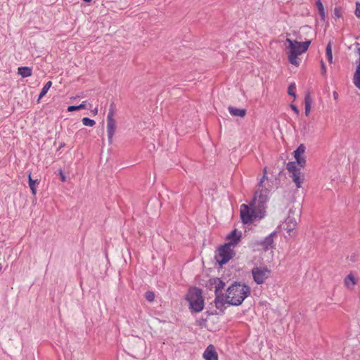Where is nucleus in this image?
I'll use <instances>...</instances> for the list:
<instances>
[{
	"label": "nucleus",
	"instance_id": "1",
	"mask_svg": "<svg viewBox=\"0 0 360 360\" xmlns=\"http://www.w3.org/2000/svg\"><path fill=\"white\" fill-rule=\"evenodd\" d=\"M266 179V169H264V176L259 183V188L255 193V197L250 205L242 204L240 207V215L242 222L245 224H252L256 220L264 217L266 202L268 200V190L265 187L264 181Z\"/></svg>",
	"mask_w": 360,
	"mask_h": 360
},
{
	"label": "nucleus",
	"instance_id": "2",
	"mask_svg": "<svg viewBox=\"0 0 360 360\" xmlns=\"http://www.w3.org/2000/svg\"><path fill=\"white\" fill-rule=\"evenodd\" d=\"M250 294V288L249 286L236 282L229 286L226 290L227 304L234 306L240 305Z\"/></svg>",
	"mask_w": 360,
	"mask_h": 360
},
{
	"label": "nucleus",
	"instance_id": "3",
	"mask_svg": "<svg viewBox=\"0 0 360 360\" xmlns=\"http://www.w3.org/2000/svg\"><path fill=\"white\" fill-rule=\"evenodd\" d=\"M286 42L288 44V46L286 48V53L288 56L289 62L294 65H298V56L307 51L311 44V41L309 40L304 42H299L288 38L286 39Z\"/></svg>",
	"mask_w": 360,
	"mask_h": 360
},
{
	"label": "nucleus",
	"instance_id": "4",
	"mask_svg": "<svg viewBox=\"0 0 360 360\" xmlns=\"http://www.w3.org/2000/svg\"><path fill=\"white\" fill-rule=\"evenodd\" d=\"M187 300L189 302L191 309L195 312H200L203 309L204 300L200 289H191L187 295Z\"/></svg>",
	"mask_w": 360,
	"mask_h": 360
},
{
	"label": "nucleus",
	"instance_id": "5",
	"mask_svg": "<svg viewBox=\"0 0 360 360\" xmlns=\"http://www.w3.org/2000/svg\"><path fill=\"white\" fill-rule=\"evenodd\" d=\"M231 247L226 243L218 249L215 259L221 266L226 264L235 255V252L231 249Z\"/></svg>",
	"mask_w": 360,
	"mask_h": 360
},
{
	"label": "nucleus",
	"instance_id": "6",
	"mask_svg": "<svg viewBox=\"0 0 360 360\" xmlns=\"http://www.w3.org/2000/svg\"><path fill=\"white\" fill-rule=\"evenodd\" d=\"M271 274V269L266 266H255L252 269L253 280L258 285L263 284L270 277Z\"/></svg>",
	"mask_w": 360,
	"mask_h": 360
},
{
	"label": "nucleus",
	"instance_id": "7",
	"mask_svg": "<svg viewBox=\"0 0 360 360\" xmlns=\"http://www.w3.org/2000/svg\"><path fill=\"white\" fill-rule=\"evenodd\" d=\"M115 116V106L112 103L110 106L109 112L107 116V132L108 138L110 143L112 142V137L115 134L116 129V121L114 119Z\"/></svg>",
	"mask_w": 360,
	"mask_h": 360
},
{
	"label": "nucleus",
	"instance_id": "8",
	"mask_svg": "<svg viewBox=\"0 0 360 360\" xmlns=\"http://www.w3.org/2000/svg\"><path fill=\"white\" fill-rule=\"evenodd\" d=\"M305 152V147L303 144L300 145L294 151V156L296 160L297 165H300V167H303L305 165L306 160L302 155Z\"/></svg>",
	"mask_w": 360,
	"mask_h": 360
},
{
	"label": "nucleus",
	"instance_id": "9",
	"mask_svg": "<svg viewBox=\"0 0 360 360\" xmlns=\"http://www.w3.org/2000/svg\"><path fill=\"white\" fill-rule=\"evenodd\" d=\"M290 213H291V210L290 211ZM297 224V222L295 218L292 217L290 214H289L283 226V229L290 234V233L295 229Z\"/></svg>",
	"mask_w": 360,
	"mask_h": 360
},
{
	"label": "nucleus",
	"instance_id": "10",
	"mask_svg": "<svg viewBox=\"0 0 360 360\" xmlns=\"http://www.w3.org/2000/svg\"><path fill=\"white\" fill-rule=\"evenodd\" d=\"M242 233L236 229L232 231L226 237L229 242L226 243L231 246H234L240 240Z\"/></svg>",
	"mask_w": 360,
	"mask_h": 360
},
{
	"label": "nucleus",
	"instance_id": "11",
	"mask_svg": "<svg viewBox=\"0 0 360 360\" xmlns=\"http://www.w3.org/2000/svg\"><path fill=\"white\" fill-rule=\"evenodd\" d=\"M205 360H218V354L212 345H210L203 353Z\"/></svg>",
	"mask_w": 360,
	"mask_h": 360
},
{
	"label": "nucleus",
	"instance_id": "12",
	"mask_svg": "<svg viewBox=\"0 0 360 360\" xmlns=\"http://www.w3.org/2000/svg\"><path fill=\"white\" fill-rule=\"evenodd\" d=\"M210 285H214L215 295H221V290L225 286V283L219 278H214L210 280Z\"/></svg>",
	"mask_w": 360,
	"mask_h": 360
},
{
	"label": "nucleus",
	"instance_id": "13",
	"mask_svg": "<svg viewBox=\"0 0 360 360\" xmlns=\"http://www.w3.org/2000/svg\"><path fill=\"white\" fill-rule=\"evenodd\" d=\"M214 304L216 308L223 312L226 308L225 304H227L226 299L224 300L221 295H215Z\"/></svg>",
	"mask_w": 360,
	"mask_h": 360
},
{
	"label": "nucleus",
	"instance_id": "14",
	"mask_svg": "<svg viewBox=\"0 0 360 360\" xmlns=\"http://www.w3.org/2000/svg\"><path fill=\"white\" fill-rule=\"evenodd\" d=\"M293 182L295 184L297 188H300L302 186V184L303 183L304 180V174L302 173L301 171L297 172L296 173H293L290 174V176Z\"/></svg>",
	"mask_w": 360,
	"mask_h": 360
},
{
	"label": "nucleus",
	"instance_id": "15",
	"mask_svg": "<svg viewBox=\"0 0 360 360\" xmlns=\"http://www.w3.org/2000/svg\"><path fill=\"white\" fill-rule=\"evenodd\" d=\"M275 235V233H271L261 242L260 245L262 246V248L264 250H266L269 248L272 247V245L274 243V236Z\"/></svg>",
	"mask_w": 360,
	"mask_h": 360
},
{
	"label": "nucleus",
	"instance_id": "16",
	"mask_svg": "<svg viewBox=\"0 0 360 360\" xmlns=\"http://www.w3.org/2000/svg\"><path fill=\"white\" fill-rule=\"evenodd\" d=\"M228 110L232 116L243 117L246 115L245 109L237 108L233 106H229Z\"/></svg>",
	"mask_w": 360,
	"mask_h": 360
},
{
	"label": "nucleus",
	"instance_id": "17",
	"mask_svg": "<svg viewBox=\"0 0 360 360\" xmlns=\"http://www.w3.org/2000/svg\"><path fill=\"white\" fill-rule=\"evenodd\" d=\"M356 283V279L352 274H349L345 279V285L349 289H352Z\"/></svg>",
	"mask_w": 360,
	"mask_h": 360
},
{
	"label": "nucleus",
	"instance_id": "18",
	"mask_svg": "<svg viewBox=\"0 0 360 360\" xmlns=\"http://www.w3.org/2000/svg\"><path fill=\"white\" fill-rule=\"evenodd\" d=\"M29 179V186L33 195H35L37 193V186L39 184V181L38 179L33 180L31 177V174L28 176Z\"/></svg>",
	"mask_w": 360,
	"mask_h": 360
},
{
	"label": "nucleus",
	"instance_id": "19",
	"mask_svg": "<svg viewBox=\"0 0 360 360\" xmlns=\"http://www.w3.org/2000/svg\"><path fill=\"white\" fill-rule=\"evenodd\" d=\"M353 82L354 85L360 89V62L356 67V71L354 75Z\"/></svg>",
	"mask_w": 360,
	"mask_h": 360
},
{
	"label": "nucleus",
	"instance_id": "20",
	"mask_svg": "<svg viewBox=\"0 0 360 360\" xmlns=\"http://www.w3.org/2000/svg\"><path fill=\"white\" fill-rule=\"evenodd\" d=\"M51 85H52V82L51 81H49L48 82L46 83V84L44 86V87L42 88V89L39 95V98L37 100L38 103L39 102L40 99L42 98L46 94V93L48 92V91L50 89V87L51 86Z\"/></svg>",
	"mask_w": 360,
	"mask_h": 360
},
{
	"label": "nucleus",
	"instance_id": "21",
	"mask_svg": "<svg viewBox=\"0 0 360 360\" xmlns=\"http://www.w3.org/2000/svg\"><path fill=\"white\" fill-rule=\"evenodd\" d=\"M296 163L297 162H290L287 164L286 168L290 174L301 171L300 169L297 167Z\"/></svg>",
	"mask_w": 360,
	"mask_h": 360
},
{
	"label": "nucleus",
	"instance_id": "22",
	"mask_svg": "<svg viewBox=\"0 0 360 360\" xmlns=\"http://www.w3.org/2000/svg\"><path fill=\"white\" fill-rule=\"evenodd\" d=\"M316 6L317 7L319 13L321 16V18L322 20H325L326 15H325V11L323 4L321 3V0H318L316 2Z\"/></svg>",
	"mask_w": 360,
	"mask_h": 360
},
{
	"label": "nucleus",
	"instance_id": "23",
	"mask_svg": "<svg viewBox=\"0 0 360 360\" xmlns=\"http://www.w3.org/2000/svg\"><path fill=\"white\" fill-rule=\"evenodd\" d=\"M326 55L328 62L330 63H331L333 62V54H332V48H331L330 43H328V44L326 46Z\"/></svg>",
	"mask_w": 360,
	"mask_h": 360
},
{
	"label": "nucleus",
	"instance_id": "24",
	"mask_svg": "<svg viewBox=\"0 0 360 360\" xmlns=\"http://www.w3.org/2000/svg\"><path fill=\"white\" fill-rule=\"evenodd\" d=\"M82 121L83 124L85 126L93 127L96 124L94 120L89 119L88 117L82 118Z\"/></svg>",
	"mask_w": 360,
	"mask_h": 360
},
{
	"label": "nucleus",
	"instance_id": "25",
	"mask_svg": "<svg viewBox=\"0 0 360 360\" xmlns=\"http://www.w3.org/2000/svg\"><path fill=\"white\" fill-rule=\"evenodd\" d=\"M145 298L149 302H153L155 299V295H154L153 292L147 291L145 293Z\"/></svg>",
	"mask_w": 360,
	"mask_h": 360
},
{
	"label": "nucleus",
	"instance_id": "26",
	"mask_svg": "<svg viewBox=\"0 0 360 360\" xmlns=\"http://www.w3.org/2000/svg\"><path fill=\"white\" fill-rule=\"evenodd\" d=\"M295 84L294 83L290 84L288 89V94L290 96H292L293 97H295Z\"/></svg>",
	"mask_w": 360,
	"mask_h": 360
},
{
	"label": "nucleus",
	"instance_id": "27",
	"mask_svg": "<svg viewBox=\"0 0 360 360\" xmlns=\"http://www.w3.org/2000/svg\"><path fill=\"white\" fill-rule=\"evenodd\" d=\"M312 99L309 94H307L304 97V105L311 106Z\"/></svg>",
	"mask_w": 360,
	"mask_h": 360
},
{
	"label": "nucleus",
	"instance_id": "28",
	"mask_svg": "<svg viewBox=\"0 0 360 360\" xmlns=\"http://www.w3.org/2000/svg\"><path fill=\"white\" fill-rule=\"evenodd\" d=\"M32 75V69L28 67H24V77H29Z\"/></svg>",
	"mask_w": 360,
	"mask_h": 360
},
{
	"label": "nucleus",
	"instance_id": "29",
	"mask_svg": "<svg viewBox=\"0 0 360 360\" xmlns=\"http://www.w3.org/2000/svg\"><path fill=\"white\" fill-rule=\"evenodd\" d=\"M355 15L357 18H360V3L356 2Z\"/></svg>",
	"mask_w": 360,
	"mask_h": 360
},
{
	"label": "nucleus",
	"instance_id": "30",
	"mask_svg": "<svg viewBox=\"0 0 360 360\" xmlns=\"http://www.w3.org/2000/svg\"><path fill=\"white\" fill-rule=\"evenodd\" d=\"M78 110H79L78 105H70L68 108V112H73V111Z\"/></svg>",
	"mask_w": 360,
	"mask_h": 360
},
{
	"label": "nucleus",
	"instance_id": "31",
	"mask_svg": "<svg viewBox=\"0 0 360 360\" xmlns=\"http://www.w3.org/2000/svg\"><path fill=\"white\" fill-rule=\"evenodd\" d=\"M321 74L324 75H326V65L323 60L321 61Z\"/></svg>",
	"mask_w": 360,
	"mask_h": 360
},
{
	"label": "nucleus",
	"instance_id": "32",
	"mask_svg": "<svg viewBox=\"0 0 360 360\" xmlns=\"http://www.w3.org/2000/svg\"><path fill=\"white\" fill-rule=\"evenodd\" d=\"M311 106L304 105V113L306 116H309L311 111Z\"/></svg>",
	"mask_w": 360,
	"mask_h": 360
},
{
	"label": "nucleus",
	"instance_id": "33",
	"mask_svg": "<svg viewBox=\"0 0 360 360\" xmlns=\"http://www.w3.org/2000/svg\"><path fill=\"white\" fill-rule=\"evenodd\" d=\"M355 46H356V53H358V55L359 56V62H360V44L359 43H356L355 44Z\"/></svg>",
	"mask_w": 360,
	"mask_h": 360
},
{
	"label": "nucleus",
	"instance_id": "34",
	"mask_svg": "<svg viewBox=\"0 0 360 360\" xmlns=\"http://www.w3.org/2000/svg\"><path fill=\"white\" fill-rule=\"evenodd\" d=\"M59 174H60V179H61V181L63 182H65V180H66V177L64 175L63 171L61 169L59 170Z\"/></svg>",
	"mask_w": 360,
	"mask_h": 360
},
{
	"label": "nucleus",
	"instance_id": "35",
	"mask_svg": "<svg viewBox=\"0 0 360 360\" xmlns=\"http://www.w3.org/2000/svg\"><path fill=\"white\" fill-rule=\"evenodd\" d=\"M290 107H291L292 110H293V111H294L297 115H298V114H299L300 111H299L298 108H297L295 105H290Z\"/></svg>",
	"mask_w": 360,
	"mask_h": 360
},
{
	"label": "nucleus",
	"instance_id": "36",
	"mask_svg": "<svg viewBox=\"0 0 360 360\" xmlns=\"http://www.w3.org/2000/svg\"><path fill=\"white\" fill-rule=\"evenodd\" d=\"M79 110L84 109L86 108V101H83L80 105H78Z\"/></svg>",
	"mask_w": 360,
	"mask_h": 360
},
{
	"label": "nucleus",
	"instance_id": "37",
	"mask_svg": "<svg viewBox=\"0 0 360 360\" xmlns=\"http://www.w3.org/2000/svg\"><path fill=\"white\" fill-rule=\"evenodd\" d=\"M307 123H304L303 124V126L301 128V131H303L304 133L307 132Z\"/></svg>",
	"mask_w": 360,
	"mask_h": 360
},
{
	"label": "nucleus",
	"instance_id": "38",
	"mask_svg": "<svg viewBox=\"0 0 360 360\" xmlns=\"http://www.w3.org/2000/svg\"><path fill=\"white\" fill-rule=\"evenodd\" d=\"M334 13H335V15L337 18H340V11L338 8H335V11H334Z\"/></svg>",
	"mask_w": 360,
	"mask_h": 360
},
{
	"label": "nucleus",
	"instance_id": "39",
	"mask_svg": "<svg viewBox=\"0 0 360 360\" xmlns=\"http://www.w3.org/2000/svg\"><path fill=\"white\" fill-rule=\"evenodd\" d=\"M18 73L22 76V67H19L18 69Z\"/></svg>",
	"mask_w": 360,
	"mask_h": 360
},
{
	"label": "nucleus",
	"instance_id": "40",
	"mask_svg": "<svg viewBox=\"0 0 360 360\" xmlns=\"http://www.w3.org/2000/svg\"><path fill=\"white\" fill-rule=\"evenodd\" d=\"M334 98L336 99L338 97V94L336 92L333 93Z\"/></svg>",
	"mask_w": 360,
	"mask_h": 360
},
{
	"label": "nucleus",
	"instance_id": "41",
	"mask_svg": "<svg viewBox=\"0 0 360 360\" xmlns=\"http://www.w3.org/2000/svg\"><path fill=\"white\" fill-rule=\"evenodd\" d=\"M97 112H98L97 108H96L94 110H93V113H94V115H96V114H97Z\"/></svg>",
	"mask_w": 360,
	"mask_h": 360
},
{
	"label": "nucleus",
	"instance_id": "42",
	"mask_svg": "<svg viewBox=\"0 0 360 360\" xmlns=\"http://www.w3.org/2000/svg\"><path fill=\"white\" fill-rule=\"evenodd\" d=\"M83 1H85V2H90L91 1V0H83Z\"/></svg>",
	"mask_w": 360,
	"mask_h": 360
},
{
	"label": "nucleus",
	"instance_id": "43",
	"mask_svg": "<svg viewBox=\"0 0 360 360\" xmlns=\"http://www.w3.org/2000/svg\"><path fill=\"white\" fill-rule=\"evenodd\" d=\"M2 269V265L0 264V271Z\"/></svg>",
	"mask_w": 360,
	"mask_h": 360
}]
</instances>
